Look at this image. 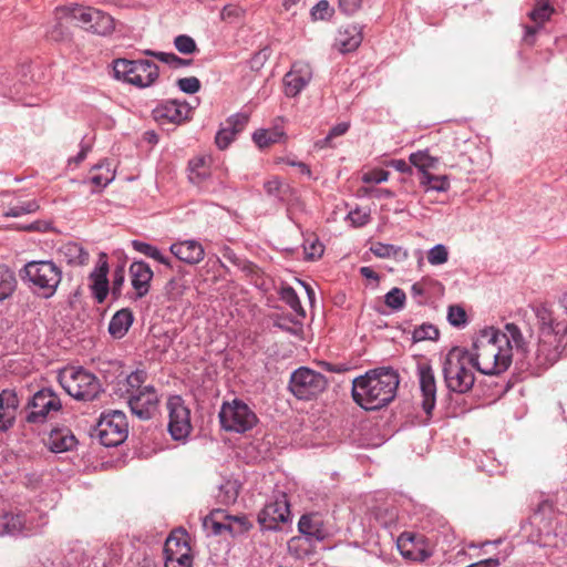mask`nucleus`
Masks as SVG:
<instances>
[{
	"mask_svg": "<svg viewBox=\"0 0 567 567\" xmlns=\"http://www.w3.org/2000/svg\"><path fill=\"white\" fill-rule=\"evenodd\" d=\"M40 208V205L37 200H28L23 202L20 205L11 207L8 212L4 213L8 217H18L23 214L35 213Z\"/></svg>",
	"mask_w": 567,
	"mask_h": 567,
	"instance_id": "45",
	"label": "nucleus"
},
{
	"mask_svg": "<svg viewBox=\"0 0 567 567\" xmlns=\"http://www.w3.org/2000/svg\"><path fill=\"white\" fill-rule=\"evenodd\" d=\"M177 84L183 92L188 94H194L200 89V82L195 76L179 79Z\"/></svg>",
	"mask_w": 567,
	"mask_h": 567,
	"instance_id": "51",
	"label": "nucleus"
},
{
	"mask_svg": "<svg viewBox=\"0 0 567 567\" xmlns=\"http://www.w3.org/2000/svg\"><path fill=\"white\" fill-rule=\"evenodd\" d=\"M50 228V224L45 221H35L30 224L25 229L27 230H48Z\"/></svg>",
	"mask_w": 567,
	"mask_h": 567,
	"instance_id": "64",
	"label": "nucleus"
},
{
	"mask_svg": "<svg viewBox=\"0 0 567 567\" xmlns=\"http://www.w3.org/2000/svg\"><path fill=\"white\" fill-rule=\"evenodd\" d=\"M221 427L228 432L245 433L258 423L256 413L244 401L224 402L219 411Z\"/></svg>",
	"mask_w": 567,
	"mask_h": 567,
	"instance_id": "9",
	"label": "nucleus"
},
{
	"mask_svg": "<svg viewBox=\"0 0 567 567\" xmlns=\"http://www.w3.org/2000/svg\"><path fill=\"white\" fill-rule=\"evenodd\" d=\"M234 140L235 135L229 131V127L223 126L216 134L215 143L219 150H225Z\"/></svg>",
	"mask_w": 567,
	"mask_h": 567,
	"instance_id": "50",
	"label": "nucleus"
},
{
	"mask_svg": "<svg viewBox=\"0 0 567 567\" xmlns=\"http://www.w3.org/2000/svg\"><path fill=\"white\" fill-rule=\"evenodd\" d=\"M349 220L355 227L365 225L370 219V214L365 209L357 208L351 210L348 215Z\"/></svg>",
	"mask_w": 567,
	"mask_h": 567,
	"instance_id": "52",
	"label": "nucleus"
},
{
	"mask_svg": "<svg viewBox=\"0 0 567 567\" xmlns=\"http://www.w3.org/2000/svg\"><path fill=\"white\" fill-rule=\"evenodd\" d=\"M400 378L392 368H377L352 382L353 401L364 410H379L396 395Z\"/></svg>",
	"mask_w": 567,
	"mask_h": 567,
	"instance_id": "3",
	"label": "nucleus"
},
{
	"mask_svg": "<svg viewBox=\"0 0 567 567\" xmlns=\"http://www.w3.org/2000/svg\"><path fill=\"white\" fill-rule=\"evenodd\" d=\"M447 320L452 326L460 328L466 323L467 316L462 307L450 306L447 311Z\"/></svg>",
	"mask_w": 567,
	"mask_h": 567,
	"instance_id": "47",
	"label": "nucleus"
},
{
	"mask_svg": "<svg viewBox=\"0 0 567 567\" xmlns=\"http://www.w3.org/2000/svg\"><path fill=\"white\" fill-rule=\"evenodd\" d=\"M58 19L69 17L80 25L99 35H109L115 29L114 19L106 12L92 7L79 4L64 6L56 9Z\"/></svg>",
	"mask_w": 567,
	"mask_h": 567,
	"instance_id": "5",
	"label": "nucleus"
},
{
	"mask_svg": "<svg viewBox=\"0 0 567 567\" xmlns=\"http://www.w3.org/2000/svg\"><path fill=\"white\" fill-rule=\"evenodd\" d=\"M298 529L309 539L323 540L328 536L322 518L313 513L305 514L300 517Z\"/></svg>",
	"mask_w": 567,
	"mask_h": 567,
	"instance_id": "22",
	"label": "nucleus"
},
{
	"mask_svg": "<svg viewBox=\"0 0 567 567\" xmlns=\"http://www.w3.org/2000/svg\"><path fill=\"white\" fill-rule=\"evenodd\" d=\"M289 504L286 496L281 495L264 506L258 514V523L262 529L276 530L280 523H286L289 519Z\"/></svg>",
	"mask_w": 567,
	"mask_h": 567,
	"instance_id": "16",
	"label": "nucleus"
},
{
	"mask_svg": "<svg viewBox=\"0 0 567 567\" xmlns=\"http://www.w3.org/2000/svg\"><path fill=\"white\" fill-rule=\"evenodd\" d=\"M156 117L166 118L172 123H181L189 117L192 109L185 102L176 100L164 103L155 111Z\"/></svg>",
	"mask_w": 567,
	"mask_h": 567,
	"instance_id": "23",
	"label": "nucleus"
},
{
	"mask_svg": "<svg viewBox=\"0 0 567 567\" xmlns=\"http://www.w3.org/2000/svg\"><path fill=\"white\" fill-rule=\"evenodd\" d=\"M439 329L431 323H423L416 327L412 332V340L414 342L425 340H436L439 338Z\"/></svg>",
	"mask_w": 567,
	"mask_h": 567,
	"instance_id": "37",
	"label": "nucleus"
},
{
	"mask_svg": "<svg viewBox=\"0 0 567 567\" xmlns=\"http://www.w3.org/2000/svg\"><path fill=\"white\" fill-rule=\"evenodd\" d=\"M168 412V432L176 440L186 439L192 431L190 410L179 395L169 396L166 402Z\"/></svg>",
	"mask_w": 567,
	"mask_h": 567,
	"instance_id": "12",
	"label": "nucleus"
},
{
	"mask_svg": "<svg viewBox=\"0 0 567 567\" xmlns=\"http://www.w3.org/2000/svg\"><path fill=\"white\" fill-rule=\"evenodd\" d=\"M48 35L50 39L54 40V41H61L65 38V32L62 28V24L61 22H58L53 28L52 30H50L48 32Z\"/></svg>",
	"mask_w": 567,
	"mask_h": 567,
	"instance_id": "59",
	"label": "nucleus"
},
{
	"mask_svg": "<svg viewBox=\"0 0 567 567\" xmlns=\"http://www.w3.org/2000/svg\"><path fill=\"white\" fill-rule=\"evenodd\" d=\"M360 274L367 279H373L375 281L379 280L378 274L370 267H361Z\"/></svg>",
	"mask_w": 567,
	"mask_h": 567,
	"instance_id": "62",
	"label": "nucleus"
},
{
	"mask_svg": "<svg viewBox=\"0 0 567 567\" xmlns=\"http://www.w3.org/2000/svg\"><path fill=\"white\" fill-rule=\"evenodd\" d=\"M349 127L350 123L348 122H342L334 125L324 138L319 140L315 143V147L318 150L334 147L332 143L333 138L344 135L348 132Z\"/></svg>",
	"mask_w": 567,
	"mask_h": 567,
	"instance_id": "33",
	"label": "nucleus"
},
{
	"mask_svg": "<svg viewBox=\"0 0 567 567\" xmlns=\"http://www.w3.org/2000/svg\"><path fill=\"white\" fill-rule=\"evenodd\" d=\"M249 117L247 114L237 113L229 116L225 122V127H229V131L236 136L241 132L248 124Z\"/></svg>",
	"mask_w": 567,
	"mask_h": 567,
	"instance_id": "43",
	"label": "nucleus"
},
{
	"mask_svg": "<svg viewBox=\"0 0 567 567\" xmlns=\"http://www.w3.org/2000/svg\"><path fill=\"white\" fill-rule=\"evenodd\" d=\"M553 12L554 9L548 0H538L535 8L530 11L529 17L535 23L543 25L549 20Z\"/></svg>",
	"mask_w": 567,
	"mask_h": 567,
	"instance_id": "36",
	"label": "nucleus"
},
{
	"mask_svg": "<svg viewBox=\"0 0 567 567\" xmlns=\"http://www.w3.org/2000/svg\"><path fill=\"white\" fill-rule=\"evenodd\" d=\"M361 3L362 0H339L340 8L348 14L354 13Z\"/></svg>",
	"mask_w": 567,
	"mask_h": 567,
	"instance_id": "58",
	"label": "nucleus"
},
{
	"mask_svg": "<svg viewBox=\"0 0 567 567\" xmlns=\"http://www.w3.org/2000/svg\"><path fill=\"white\" fill-rule=\"evenodd\" d=\"M130 272L132 276V286L136 291V298L144 297L150 290L153 271L147 264L134 261L130 267Z\"/></svg>",
	"mask_w": 567,
	"mask_h": 567,
	"instance_id": "21",
	"label": "nucleus"
},
{
	"mask_svg": "<svg viewBox=\"0 0 567 567\" xmlns=\"http://www.w3.org/2000/svg\"><path fill=\"white\" fill-rule=\"evenodd\" d=\"M420 184L425 188V190L445 192L450 187L447 176H436L429 172H423L422 176H420Z\"/></svg>",
	"mask_w": 567,
	"mask_h": 567,
	"instance_id": "32",
	"label": "nucleus"
},
{
	"mask_svg": "<svg viewBox=\"0 0 567 567\" xmlns=\"http://www.w3.org/2000/svg\"><path fill=\"white\" fill-rule=\"evenodd\" d=\"M432 265H441L447 260V250H430L427 256Z\"/></svg>",
	"mask_w": 567,
	"mask_h": 567,
	"instance_id": "57",
	"label": "nucleus"
},
{
	"mask_svg": "<svg viewBox=\"0 0 567 567\" xmlns=\"http://www.w3.org/2000/svg\"><path fill=\"white\" fill-rule=\"evenodd\" d=\"M75 443V436L69 429H54L45 440V445L54 453L70 451Z\"/></svg>",
	"mask_w": 567,
	"mask_h": 567,
	"instance_id": "24",
	"label": "nucleus"
},
{
	"mask_svg": "<svg viewBox=\"0 0 567 567\" xmlns=\"http://www.w3.org/2000/svg\"><path fill=\"white\" fill-rule=\"evenodd\" d=\"M109 262L107 255L105 252H101L99 255L97 262L90 274V288L92 291V296L96 300L97 303H103L109 295L110 286H109Z\"/></svg>",
	"mask_w": 567,
	"mask_h": 567,
	"instance_id": "19",
	"label": "nucleus"
},
{
	"mask_svg": "<svg viewBox=\"0 0 567 567\" xmlns=\"http://www.w3.org/2000/svg\"><path fill=\"white\" fill-rule=\"evenodd\" d=\"M148 252L150 257L153 259L172 267V259H174V255L168 250H145Z\"/></svg>",
	"mask_w": 567,
	"mask_h": 567,
	"instance_id": "55",
	"label": "nucleus"
},
{
	"mask_svg": "<svg viewBox=\"0 0 567 567\" xmlns=\"http://www.w3.org/2000/svg\"><path fill=\"white\" fill-rule=\"evenodd\" d=\"M184 548H189L186 539L182 536H177L176 534H172L165 542L164 551L165 555H169L173 553H182Z\"/></svg>",
	"mask_w": 567,
	"mask_h": 567,
	"instance_id": "44",
	"label": "nucleus"
},
{
	"mask_svg": "<svg viewBox=\"0 0 567 567\" xmlns=\"http://www.w3.org/2000/svg\"><path fill=\"white\" fill-rule=\"evenodd\" d=\"M24 272L34 292L44 299L54 296L62 278L60 268L52 261H30Z\"/></svg>",
	"mask_w": 567,
	"mask_h": 567,
	"instance_id": "7",
	"label": "nucleus"
},
{
	"mask_svg": "<svg viewBox=\"0 0 567 567\" xmlns=\"http://www.w3.org/2000/svg\"><path fill=\"white\" fill-rule=\"evenodd\" d=\"M175 48L182 54H192L197 51V45L195 40L186 34H182L175 38L174 40Z\"/></svg>",
	"mask_w": 567,
	"mask_h": 567,
	"instance_id": "46",
	"label": "nucleus"
},
{
	"mask_svg": "<svg viewBox=\"0 0 567 567\" xmlns=\"http://www.w3.org/2000/svg\"><path fill=\"white\" fill-rule=\"evenodd\" d=\"M190 548H184L182 553L166 555L165 567H192Z\"/></svg>",
	"mask_w": 567,
	"mask_h": 567,
	"instance_id": "38",
	"label": "nucleus"
},
{
	"mask_svg": "<svg viewBox=\"0 0 567 567\" xmlns=\"http://www.w3.org/2000/svg\"><path fill=\"white\" fill-rule=\"evenodd\" d=\"M312 68L309 63L298 61L292 64L291 70L285 75V94L288 97L297 96L311 81Z\"/></svg>",
	"mask_w": 567,
	"mask_h": 567,
	"instance_id": "17",
	"label": "nucleus"
},
{
	"mask_svg": "<svg viewBox=\"0 0 567 567\" xmlns=\"http://www.w3.org/2000/svg\"><path fill=\"white\" fill-rule=\"evenodd\" d=\"M416 540V536L413 533L404 532L398 538V548L401 554L405 557L415 559L416 556L413 554L412 548L414 547V543Z\"/></svg>",
	"mask_w": 567,
	"mask_h": 567,
	"instance_id": "40",
	"label": "nucleus"
},
{
	"mask_svg": "<svg viewBox=\"0 0 567 567\" xmlns=\"http://www.w3.org/2000/svg\"><path fill=\"white\" fill-rule=\"evenodd\" d=\"M389 178V172L384 169H373L368 173H364L362 176V181L364 183H382Z\"/></svg>",
	"mask_w": 567,
	"mask_h": 567,
	"instance_id": "53",
	"label": "nucleus"
},
{
	"mask_svg": "<svg viewBox=\"0 0 567 567\" xmlns=\"http://www.w3.org/2000/svg\"><path fill=\"white\" fill-rule=\"evenodd\" d=\"M303 251H305V259L306 260L315 261V260H319V259L322 258L324 250H311L309 252L307 250H303Z\"/></svg>",
	"mask_w": 567,
	"mask_h": 567,
	"instance_id": "63",
	"label": "nucleus"
},
{
	"mask_svg": "<svg viewBox=\"0 0 567 567\" xmlns=\"http://www.w3.org/2000/svg\"><path fill=\"white\" fill-rule=\"evenodd\" d=\"M434 285H437V282L430 279H422L412 285L411 295L419 305H422L426 299L429 289Z\"/></svg>",
	"mask_w": 567,
	"mask_h": 567,
	"instance_id": "41",
	"label": "nucleus"
},
{
	"mask_svg": "<svg viewBox=\"0 0 567 567\" xmlns=\"http://www.w3.org/2000/svg\"><path fill=\"white\" fill-rule=\"evenodd\" d=\"M362 42L361 30L357 25H347L341 29L336 38V45L341 52L355 50Z\"/></svg>",
	"mask_w": 567,
	"mask_h": 567,
	"instance_id": "25",
	"label": "nucleus"
},
{
	"mask_svg": "<svg viewBox=\"0 0 567 567\" xmlns=\"http://www.w3.org/2000/svg\"><path fill=\"white\" fill-rule=\"evenodd\" d=\"M328 385L326 377L312 369L301 367L291 373L289 390L299 400L316 398Z\"/></svg>",
	"mask_w": 567,
	"mask_h": 567,
	"instance_id": "11",
	"label": "nucleus"
},
{
	"mask_svg": "<svg viewBox=\"0 0 567 567\" xmlns=\"http://www.w3.org/2000/svg\"><path fill=\"white\" fill-rule=\"evenodd\" d=\"M315 20H324L330 16V6L327 0L319 1L311 10Z\"/></svg>",
	"mask_w": 567,
	"mask_h": 567,
	"instance_id": "54",
	"label": "nucleus"
},
{
	"mask_svg": "<svg viewBox=\"0 0 567 567\" xmlns=\"http://www.w3.org/2000/svg\"><path fill=\"white\" fill-rule=\"evenodd\" d=\"M538 323V342L529 349L524 339V350H519L520 361L527 369L538 371L557 362L567 351V322L557 321L546 305L534 308Z\"/></svg>",
	"mask_w": 567,
	"mask_h": 567,
	"instance_id": "2",
	"label": "nucleus"
},
{
	"mask_svg": "<svg viewBox=\"0 0 567 567\" xmlns=\"http://www.w3.org/2000/svg\"><path fill=\"white\" fill-rule=\"evenodd\" d=\"M124 281H125L124 268L117 267L113 271V280H112V288H111V293L115 299H117L121 296Z\"/></svg>",
	"mask_w": 567,
	"mask_h": 567,
	"instance_id": "49",
	"label": "nucleus"
},
{
	"mask_svg": "<svg viewBox=\"0 0 567 567\" xmlns=\"http://www.w3.org/2000/svg\"><path fill=\"white\" fill-rule=\"evenodd\" d=\"M390 165L401 173L411 172V167L403 159H393Z\"/></svg>",
	"mask_w": 567,
	"mask_h": 567,
	"instance_id": "61",
	"label": "nucleus"
},
{
	"mask_svg": "<svg viewBox=\"0 0 567 567\" xmlns=\"http://www.w3.org/2000/svg\"><path fill=\"white\" fill-rule=\"evenodd\" d=\"M373 251L380 258H390L391 256L399 257L401 255L403 258L406 257V250H373Z\"/></svg>",
	"mask_w": 567,
	"mask_h": 567,
	"instance_id": "60",
	"label": "nucleus"
},
{
	"mask_svg": "<svg viewBox=\"0 0 567 567\" xmlns=\"http://www.w3.org/2000/svg\"><path fill=\"white\" fill-rule=\"evenodd\" d=\"M524 336L515 323H506L503 330L493 327L482 330L473 342L471 355L475 370L485 375H499L512 364L513 351L524 350Z\"/></svg>",
	"mask_w": 567,
	"mask_h": 567,
	"instance_id": "1",
	"label": "nucleus"
},
{
	"mask_svg": "<svg viewBox=\"0 0 567 567\" xmlns=\"http://www.w3.org/2000/svg\"><path fill=\"white\" fill-rule=\"evenodd\" d=\"M146 54L155 56L159 61L171 64L173 66H175V62H181V58L174 53L146 51Z\"/></svg>",
	"mask_w": 567,
	"mask_h": 567,
	"instance_id": "56",
	"label": "nucleus"
},
{
	"mask_svg": "<svg viewBox=\"0 0 567 567\" xmlns=\"http://www.w3.org/2000/svg\"><path fill=\"white\" fill-rule=\"evenodd\" d=\"M24 517L20 513H3L0 515V534L16 535L24 527Z\"/></svg>",
	"mask_w": 567,
	"mask_h": 567,
	"instance_id": "29",
	"label": "nucleus"
},
{
	"mask_svg": "<svg viewBox=\"0 0 567 567\" xmlns=\"http://www.w3.org/2000/svg\"><path fill=\"white\" fill-rule=\"evenodd\" d=\"M19 400L13 390H3L0 393V431L10 429L16 420Z\"/></svg>",
	"mask_w": 567,
	"mask_h": 567,
	"instance_id": "20",
	"label": "nucleus"
},
{
	"mask_svg": "<svg viewBox=\"0 0 567 567\" xmlns=\"http://www.w3.org/2000/svg\"><path fill=\"white\" fill-rule=\"evenodd\" d=\"M175 259L187 265H196L205 257V250H168Z\"/></svg>",
	"mask_w": 567,
	"mask_h": 567,
	"instance_id": "39",
	"label": "nucleus"
},
{
	"mask_svg": "<svg viewBox=\"0 0 567 567\" xmlns=\"http://www.w3.org/2000/svg\"><path fill=\"white\" fill-rule=\"evenodd\" d=\"M96 436L106 447L122 444L128 434V423L124 412L112 410L101 415L96 427Z\"/></svg>",
	"mask_w": 567,
	"mask_h": 567,
	"instance_id": "10",
	"label": "nucleus"
},
{
	"mask_svg": "<svg viewBox=\"0 0 567 567\" xmlns=\"http://www.w3.org/2000/svg\"><path fill=\"white\" fill-rule=\"evenodd\" d=\"M285 132L282 127L275 126L271 130H258L254 133L252 140L257 144L258 147L265 148L275 143H278L281 138H284Z\"/></svg>",
	"mask_w": 567,
	"mask_h": 567,
	"instance_id": "30",
	"label": "nucleus"
},
{
	"mask_svg": "<svg viewBox=\"0 0 567 567\" xmlns=\"http://www.w3.org/2000/svg\"><path fill=\"white\" fill-rule=\"evenodd\" d=\"M158 394L154 386L146 385L143 389L132 392L128 398V405L134 415L141 420H150L158 409Z\"/></svg>",
	"mask_w": 567,
	"mask_h": 567,
	"instance_id": "15",
	"label": "nucleus"
},
{
	"mask_svg": "<svg viewBox=\"0 0 567 567\" xmlns=\"http://www.w3.org/2000/svg\"><path fill=\"white\" fill-rule=\"evenodd\" d=\"M405 292L400 288H392L385 295V305L393 310H401L405 303Z\"/></svg>",
	"mask_w": 567,
	"mask_h": 567,
	"instance_id": "42",
	"label": "nucleus"
},
{
	"mask_svg": "<svg viewBox=\"0 0 567 567\" xmlns=\"http://www.w3.org/2000/svg\"><path fill=\"white\" fill-rule=\"evenodd\" d=\"M17 288V279L7 266L0 265V301L9 298Z\"/></svg>",
	"mask_w": 567,
	"mask_h": 567,
	"instance_id": "31",
	"label": "nucleus"
},
{
	"mask_svg": "<svg viewBox=\"0 0 567 567\" xmlns=\"http://www.w3.org/2000/svg\"><path fill=\"white\" fill-rule=\"evenodd\" d=\"M133 320V312L130 309L123 308L116 311L109 324L110 334L116 339L123 338L132 326Z\"/></svg>",
	"mask_w": 567,
	"mask_h": 567,
	"instance_id": "26",
	"label": "nucleus"
},
{
	"mask_svg": "<svg viewBox=\"0 0 567 567\" xmlns=\"http://www.w3.org/2000/svg\"><path fill=\"white\" fill-rule=\"evenodd\" d=\"M475 362L471 351L462 347H453L442 361V372L446 388L455 393L471 391L475 383Z\"/></svg>",
	"mask_w": 567,
	"mask_h": 567,
	"instance_id": "4",
	"label": "nucleus"
},
{
	"mask_svg": "<svg viewBox=\"0 0 567 567\" xmlns=\"http://www.w3.org/2000/svg\"><path fill=\"white\" fill-rule=\"evenodd\" d=\"M62 408L59 396L51 389L38 391L29 403L30 412L25 419L29 423H43L51 412Z\"/></svg>",
	"mask_w": 567,
	"mask_h": 567,
	"instance_id": "14",
	"label": "nucleus"
},
{
	"mask_svg": "<svg viewBox=\"0 0 567 567\" xmlns=\"http://www.w3.org/2000/svg\"><path fill=\"white\" fill-rule=\"evenodd\" d=\"M145 381V372L144 371H134L130 375L126 377L125 383L127 385L126 392L132 393L143 389L142 384Z\"/></svg>",
	"mask_w": 567,
	"mask_h": 567,
	"instance_id": "48",
	"label": "nucleus"
},
{
	"mask_svg": "<svg viewBox=\"0 0 567 567\" xmlns=\"http://www.w3.org/2000/svg\"><path fill=\"white\" fill-rule=\"evenodd\" d=\"M210 157L208 156H197L189 161L188 171H189V181L193 184H200L204 182L210 174Z\"/></svg>",
	"mask_w": 567,
	"mask_h": 567,
	"instance_id": "28",
	"label": "nucleus"
},
{
	"mask_svg": "<svg viewBox=\"0 0 567 567\" xmlns=\"http://www.w3.org/2000/svg\"><path fill=\"white\" fill-rule=\"evenodd\" d=\"M419 383L422 395V409L427 416L432 412L436 403V382L432 368L429 364H420L417 367Z\"/></svg>",
	"mask_w": 567,
	"mask_h": 567,
	"instance_id": "18",
	"label": "nucleus"
},
{
	"mask_svg": "<svg viewBox=\"0 0 567 567\" xmlns=\"http://www.w3.org/2000/svg\"><path fill=\"white\" fill-rule=\"evenodd\" d=\"M90 174L91 184L99 189L106 187L115 177V172L107 161L95 165Z\"/></svg>",
	"mask_w": 567,
	"mask_h": 567,
	"instance_id": "27",
	"label": "nucleus"
},
{
	"mask_svg": "<svg viewBox=\"0 0 567 567\" xmlns=\"http://www.w3.org/2000/svg\"><path fill=\"white\" fill-rule=\"evenodd\" d=\"M59 382L76 400L92 401L101 392L96 377L81 367L64 368L59 374Z\"/></svg>",
	"mask_w": 567,
	"mask_h": 567,
	"instance_id": "6",
	"label": "nucleus"
},
{
	"mask_svg": "<svg viewBox=\"0 0 567 567\" xmlns=\"http://www.w3.org/2000/svg\"><path fill=\"white\" fill-rule=\"evenodd\" d=\"M113 70L116 79L138 87H147L158 78L157 64L148 60L117 59L114 61Z\"/></svg>",
	"mask_w": 567,
	"mask_h": 567,
	"instance_id": "8",
	"label": "nucleus"
},
{
	"mask_svg": "<svg viewBox=\"0 0 567 567\" xmlns=\"http://www.w3.org/2000/svg\"><path fill=\"white\" fill-rule=\"evenodd\" d=\"M203 526L214 535L228 532L231 536H237L248 532L252 525L245 515L230 516L226 515L224 511L217 509L204 518Z\"/></svg>",
	"mask_w": 567,
	"mask_h": 567,
	"instance_id": "13",
	"label": "nucleus"
},
{
	"mask_svg": "<svg viewBox=\"0 0 567 567\" xmlns=\"http://www.w3.org/2000/svg\"><path fill=\"white\" fill-rule=\"evenodd\" d=\"M410 162L419 168L420 176H422L423 172L435 166L437 158L431 156L426 151H419L410 155Z\"/></svg>",
	"mask_w": 567,
	"mask_h": 567,
	"instance_id": "35",
	"label": "nucleus"
},
{
	"mask_svg": "<svg viewBox=\"0 0 567 567\" xmlns=\"http://www.w3.org/2000/svg\"><path fill=\"white\" fill-rule=\"evenodd\" d=\"M280 299L284 302H286L298 316H300L302 318L306 316V312L301 306L299 297L292 287H290V286L282 287L280 289Z\"/></svg>",
	"mask_w": 567,
	"mask_h": 567,
	"instance_id": "34",
	"label": "nucleus"
}]
</instances>
